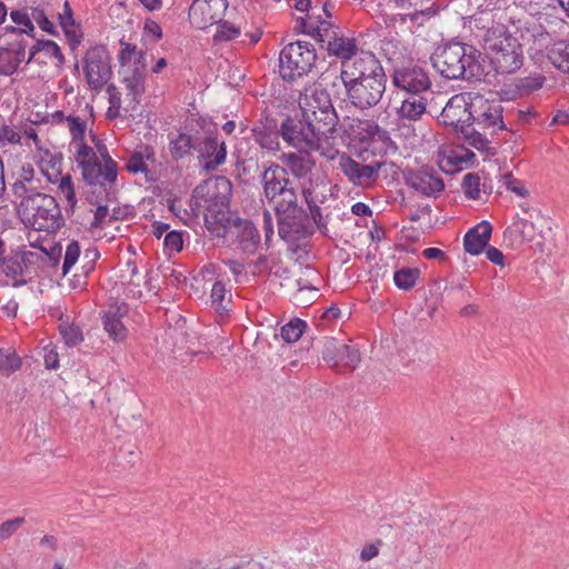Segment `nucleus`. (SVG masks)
<instances>
[{
    "label": "nucleus",
    "mask_w": 569,
    "mask_h": 569,
    "mask_svg": "<svg viewBox=\"0 0 569 569\" xmlns=\"http://www.w3.org/2000/svg\"><path fill=\"white\" fill-rule=\"evenodd\" d=\"M278 233L287 242L306 239L313 233L309 213L298 204V197L274 208Z\"/></svg>",
    "instance_id": "nucleus-6"
},
{
    "label": "nucleus",
    "mask_w": 569,
    "mask_h": 569,
    "mask_svg": "<svg viewBox=\"0 0 569 569\" xmlns=\"http://www.w3.org/2000/svg\"><path fill=\"white\" fill-rule=\"evenodd\" d=\"M381 545V540H378L377 543H370L366 545L360 553V559L362 561H369L372 558L377 557L379 555V548L378 546Z\"/></svg>",
    "instance_id": "nucleus-63"
},
{
    "label": "nucleus",
    "mask_w": 569,
    "mask_h": 569,
    "mask_svg": "<svg viewBox=\"0 0 569 569\" xmlns=\"http://www.w3.org/2000/svg\"><path fill=\"white\" fill-rule=\"evenodd\" d=\"M67 38L68 44L74 51L81 42L82 33L79 30L76 21L71 26L61 27Z\"/></svg>",
    "instance_id": "nucleus-51"
},
{
    "label": "nucleus",
    "mask_w": 569,
    "mask_h": 569,
    "mask_svg": "<svg viewBox=\"0 0 569 569\" xmlns=\"http://www.w3.org/2000/svg\"><path fill=\"white\" fill-rule=\"evenodd\" d=\"M392 82L399 90L410 96H426L431 89V80L428 72L419 66H406L396 68Z\"/></svg>",
    "instance_id": "nucleus-16"
},
{
    "label": "nucleus",
    "mask_w": 569,
    "mask_h": 569,
    "mask_svg": "<svg viewBox=\"0 0 569 569\" xmlns=\"http://www.w3.org/2000/svg\"><path fill=\"white\" fill-rule=\"evenodd\" d=\"M330 56H335L340 59V64L343 61L353 60L359 53L357 42L355 38H349L346 36H340L338 41L331 42V44L326 49Z\"/></svg>",
    "instance_id": "nucleus-33"
},
{
    "label": "nucleus",
    "mask_w": 569,
    "mask_h": 569,
    "mask_svg": "<svg viewBox=\"0 0 569 569\" xmlns=\"http://www.w3.org/2000/svg\"><path fill=\"white\" fill-rule=\"evenodd\" d=\"M253 140L268 151H277L280 148L279 137L281 127L278 128L277 120L264 117L258 120L251 129Z\"/></svg>",
    "instance_id": "nucleus-22"
},
{
    "label": "nucleus",
    "mask_w": 569,
    "mask_h": 569,
    "mask_svg": "<svg viewBox=\"0 0 569 569\" xmlns=\"http://www.w3.org/2000/svg\"><path fill=\"white\" fill-rule=\"evenodd\" d=\"M20 134L13 129L4 126L0 130V140L9 143H18L20 141Z\"/></svg>",
    "instance_id": "nucleus-64"
},
{
    "label": "nucleus",
    "mask_w": 569,
    "mask_h": 569,
    "mask_svg": "<svg viewBox=\"0 0 569 569\" xmlns=\"http://www.w3.org/2000/svg\"><path fill=\"white\" fill-rule=\"evenodd\" d=\"M120 44L122 48L119 53V61H120L121 66L124 67L128 62L133 60V58L138 51H137V47L131 43L120 41Z\"/></svg>",
    "instance_id": "nucleus-57"
},
{
    "label": "nucleus",
    "mask_w": 569,
    "mask_h": 569,
    "mask_svg": "<svg viewBox=\"0 0 569 569\" xmlns=\"http://www.w3.org/2000/svg\"><path fill=\"white\" fill-rule=\"evenodd\" d=\"M34 170L28 164L22 167V173L20 178L12 184V192L16 199L23 198V196H30V193H37V184L33 179Z\"/></svg>",
    "instance_id": "nucleus-34"
},
{
    "label": "nucleus",
    "mask_w": 569,
    "mask_h": 569,
    "mask_svg": "<svg viewBox=\"0 0 569 569\" xmlns=\"http://www.w3.org/2000/svg\"><path fill=\"white\" fill-rule=\"evenodd\" d=\"M226 296V287L221 281H216L211 289V300L212 305L217 307V309H226L223 306Z\"/></svg>",
    "instance_id": "nucleus-54"
},
{
    "label": "nucleus",
    "mask_w": 569,
    "mask_h": 569,
    "mask_svg": "<svg viewBox=\"0 0 569 569\" xmlns=\"http://www.w3.org/2000/svg\"><path fill=\"white\" fill-rule=\"evenodd\" d=\"M317 60L313 44L307 41L288 43L280 51L279 72L284 81H293L311 71Z\"/></svg>",
    "instance_id": "nucleus-8"
},
{
    "label": "nucleus",
    "mask_w": 569,
    "mask_h": 569,
    "mask_svg": "<svg viewBox=\"0 0 569 569\" xmlns=\"http://www.w3.org/2000/svg\"><path fill=\"white\" fill-rule=\"evenodd\" d=\"M407 183L427 197H437L445 189L443 180L427 170L410 173Z\"/></svg>",
    "instance_id": "nucleus-24"
},
{
    "label": "nucleus",
    "mask_w": 569,
    "mask_h": 569,
    "mask_svg": "<svg viewBox=\"0 0 569 569\" xmlns=\"http://www.w3.org/2000/svg\"><path fill=\"white\" fill-rule=\"evenodd\" d=\"M510 230L517 233L522 240L530 241L533 238V224L526 219L518 218L510 227Z\"/></svg>",
    "instance_id": "nucleus-48"
},
{
    "label": "nucleus",
    "mask_w": 569,
    "mask_h": 569,
    "mask_svg": "<svg viewBox=\"0 0 569 569\" xmlns=\"http://www.w3.org/2000/svg\"><path fill=\"white\" fill-rule=\"evenodd\" d=\"M287 166L292 176L298 179H303L309 173H311L315 162L310 159L308 153L305 156L298 153H289L287 156Z\"/></svg>",
    "instance_id": "nucleus-36"
},
{
    "label": "nucleus",
    "mask_w": 569,
    "mask_h": 569,
    "mask_svg": "<svg viewBox=\"0 0 569 569\" xmlns=\"http://www.w3.org/2000/svg\"><path fill=\"white\" fill-rule=\"evenodd\" d=\"M68 123V128L70 133L74 140H80L82 142L84 132H86V123L79 117L68 116L66 118Z\"/></svg>",
    "instance_id": "nucleus-50"
},
{
    "label": "nucleus",
    "mask_w": 569,
    "mask_h": 569,
    "mask_svg": "<svg viewBox=\"0 0 569 569\" xmlns=\"http://www.w3.org/2000/svg\"><path fill=\"white\" fill-rule=\"evenodd\" d=\"M21 367V359L11 349H0V375L10 376Z\"/></svg>",
    "instance_id": "nucleus-40"
},
{
    "label": "nucleus",
    "mask_w": 569,
    "mask_h": 569,
    "mask_svg": "<svg viewBox=\"0 0 569 569\" xmlns=\"http://www.w3.org/2000/svg\"><path fill=\"white\" fill-rule=\"evenodd\" d=\"M146 72L137 71V69L127 68L123 70V83L127 89V97H131V101L139 103L141 96L144 93Z\"/></svg>",
    "instance_id": "nucleus-32"
},
{
    "label": "nucleus",
    "mask_w": 569,
    "mask_h": 569,
    "mask_svg": "<svg viewBox=\"0 0 569 569\" xmlns=\"http://www.w3.org/2000/svg\"><path fill=\"white\" fill-rule=\"evenodd\" d=\"M107 92L109 94V110L108 114H111V110H114V114H119V109L121 107V94L118 91L117 87L111 83L107 87Z\"/></svg>",
    "instance_id": "nucleus-56"
},
{
    "label": "nucleus",
    "mask_w": 569,
    "mask_h": 569,
    "mask_svg": "<svg viewBox=\"0 0 569 569\" xmlns=\"http://www.w3.org/2000/svg\"><path fill=\"white\" fill-rule=\"evenodd\" d=\"M102 158L100 161L94 150L83 142L77 143L76 161L81 168L83 181L92 187H99L107 194V186L117 181L118 164L108 153L104 144L97 146Z\"/></svg>",
    "instance_id": "nucleus-4"
},
{
    "label": "nucleus",
    "mask_w": 569,
    "mask_h": 569,
    "mask_svg": "<svg viewBox=\"0 0 569 569\" xmlns=\"http://www.w3.org/2000/svg\"><path fill=\"white\" fill-rule=\"evenodd\" d=\"M58 189L63 194L70 209L72 210L77 204V197L70 174L63 176L61 178Z\"/></svg>",
    "instance_id": "nucleus-46"
},
{
    "label": "nucleus",
    "mask_w": 569,
    "mask_h": 569,
    "mask_svg": "<svg viewBox=\"0 0 569 569\" xmlns=\"http://www.w3.org/2000/svg\"><path fill=\"white\" fill-rule=\"evenodd\" d=\"M338 167L352 184L368 187L378 179L381 163L375 161L362 164L350 156L342 153L339 156Z\"/></svg>",
    "instance_id": "nucleus-17"
},
{
    "label": "nucleus",
    "mask_w": 569,
    "mask_h": 569,
    "mask_svg": "<svg viewBox=\"0 0 569 569\" xmlns=\"http://www.w3.org/2000/svg\"><path fill=\"white\" fill-rule=\"evenodd\" d=\"M60 333L69 347H74L83 340L82 332L77 326H60Z\"/></svg>",
    "instance_id": "nucleus-47"
},
{
    "label": "nucleus",
    "mask_w": 569,
    "mask_h": 569,
    "mask_svg": "<svg viewBox=\"0 0 569 569\" xmlns=\"http://www.w3.org/2000/svg\"><path fill=\"white\" fill-rule=\"evenodd\" d=\"M427 111V98L426 96H417V94H408L407 98L403 99L400 108L398 109V114L401 119H407L409 121H417L421 119V117Z\"/></svg>",
    "instance_id": "nucleus-30"
},
{
    "label": "nucleus",
    "mask_w": 569,
    "mask_h": 569,
    "mask_svg": "<svg viewBox=\"0 0 569 569\" xmlns=\"http://www.w3.org/2000/svg\"><path fill=\"white\" fill-rule=\"evenodd\" d=\"M503 107L499 100H488L476 96L470 102V124L482 131H489L492 137L500 130H505Z\"/></svg>",
    "instance_id": "nucleus-11"
},
{
    "label": "nucleus",
    "mask_w": 569,
    "mask_h": 569,
    "mask_svg": "<svg viewBox=\"0 0 569 569\" xmlns=\"http://www.w3.org/2000/svg\"><path fill=\"white\" fill-rule=\"evenodd\" d=\"M129 307L127 303H114L109 307V309L104 312V316L122 319L128 313Z\"/></svg>",
    "instance_id": "nucleus-61"
},
{
    "label": "nucleus",
    "mask_w": 569,
    "mask_h": 569,
    "mask_svg": "<svg viewBox=\"0 0 569 569\" xmlns=\"http://www.w3.org/2000/svg\"><path fill=\"white\" fill-rule=\"evenodd\" d=\"M197 142L193 151L198 153L199 162L206 171H213L226 162L227 147L224 141L213 133H201L196 130Z\"/></svg>",
    "instance_id": "nucleus-15"
},
{
    "label": "nucleus",
    "mask_w": 569,
    "mask_h": 569,
    "mask_svg": "<svg viewBox=\"0 0 569 569\" xmlns=\"http://www.w3.org/2000/svg\"><path fill=\"white\" fill-rule=\"evenodd\" d=\"M420 271L416 268H402L395 272V284L402 290H410L417 282Z\"/></svg>",
    "instance_id": "nucleus-41"
},
{
    "label": "nucleus",
    "mask_w": 569,
    "mask_h": 569,
    "mask_svg": "<svg viewBox=\"0 0 569 569\" xmlns=\"http://www.w3.org/2000/svg\"><path fill=\"white\" fill-rule=\"evenodd\" d=\"M281 138L288 146L308 153L310 150L320 151L328 159H333L339 151L333 147H327L307 119L287 118L281 123Z\"/></svg>",
    "instance_id": "nucleus-7"
},
{
    "label": "nucleus",
    "mask_w": 569,
    "mask_h": 569,
    "mask_svg": "<svg viewBox=\"0 0 569 569\" xmlns=\"http://www.w3.org/2000/svg\"><path fill=\"white\" fill-rule=\"evenodd\" d=\"M302 117L315 130L327 147H332L331 139H335L338 116L335 109H303Z\"/></svg>",
    "instance_id": "nucleus-19"
},
{
    "label": "nucleus",
    "mask_w": 569,
    "mask_h": 569,
    "mask_svg": "<svg viewBox=\"0 0 569 569\" xmlns=\"http://www.w3.org/2000/svg\"><path fill=\"white\" fill-rule=\"evenodd\" d=\"M83 71L89 87L100 91L111 78L109 53L103 46L90 48L84 54Z\"/></svg>",
    "instance_id": "nucleus-13"
},
{
    "label": "nucleus",
    "mask_w": 569,
    "mask_h": 569,
    "mask_svg": "<svg viewBox=\"0 0 569 569\" xmlns=\"http://www.w3.org/2000/svg\"><path fill=\"white\" fill-rule=\"evenodd\" d=\"M232 183L224 176H217L197 186L191 196L190 207L198 216L204 211V221L210 226L226 227L230 222V199Z\"/></svg>",
    "instance_id": "nucleus-2"
},
{
    "label": "nucleus",
    "mask_w": 569,
    "mask_h": 569,
    "mask_svg": "<svg viewBox=\"0 0 569 569\" xmlns=\"http://www.w3.org/2000/svg\"><path fill=\"white\" fill-rule=\"evenodd\" d=\"M486 257L490 262H492L497 266L502 267L505 264V256H503L502 251L496 247H491V246L487 247Z\"/></svg>",
    "instance_id": "nucleus-62"
},
{
    "label": "nucleus",
    "mask_w": 569,
    "mask_h": 569,
    "mask_svg": "<svg viewBox=\"0 0 569 569\" xmlns=\"http://www.w3.org/2000/svg\"><path fill=\"white\" fill-rule=\"evenodd\" d=\"M34 61L39 64H46L49 61L53 62L58 69L64 64V56L60 47L52 40H37L36 43L29 49V57L27 62Z\"/></svg>",
    "instance_id": "nucleus-23"
},
{
    "label": "nucleus",
    "mask_w": 569,
    "mask_h": 569,
    "mask_svg": "<svg viewBox=\"0 0 569 569\" xmlns=\"http://www.w3.org/2000/svg\"><path fill=\"white\" fill-rule=\"evenodd\" d=\"M387 81L353 82L343 86L346 98L358 110L365 111L376 107L382 99Z\"/></svg>",
    "instance_id": "nucleus-14"
},
{
    "label": "nucleus",
    "mask_w": 569,
    "mask_h": 569,
    "mask_svg": "<svg viewBox=\"0 0 569 569\" xmlns=\"http://www.w3.org/2000/svg\"><path fill=\"white\" fill-rule=\"evenodd\" d=\"M482 53L473 46L450 41L439 46L431 54L433 69L449 80H480L485 76Z\"/></svg>",
    "instance_id": "nucleus-1"
},
{
    "label": "nucleus",
    "mask_w": 569,
    "mask_h": 569,
    "mask_svg": "<svg viewBox=\"0 0 569 569\" xmlns=\"http://www.w3.org/2000/svg\"><path fill=\"white\" fill-rule=\"evenodd\" d=\"M440 121L457 132L462 131V126L469 124L470 103H467L463 94H455L448 100L440 113Z\"/></svg>",
    "instance_id": "nucleus-21"
},
{
    "label": "nucleus",
    "mask_w": 569,
    "mask_h": 569,
    "mask_svg": "<svg viewBox=\"0 0 569 569\" xmlns=\"http://www.w3.org/2000/svg\"><path fill=\"white\" fill-rule=\"evenodd\" d=\"M480 178L476 173H467L462 180L465 194L469 199H478L480 194Z\"/></svg>",
    "instance_id": "nucleus-45"
},
{
    "label": "nucleus",
    "mask_w": 569,
    "mask_h": 569,
    "mask_svg": "<svg viewBox=\"0 0 569 569\" xmlns=\"http://www.w3.org/2000/svg\"><path fill=\"white\" fill-rule=\"evenodd\" d=\"M164 247L170 251L179 252L183 247L182 233L178 231H169L164 237Z\"/></svg>",
    "instance_id": "nucleus-53"
},
{
    "label": "nucleus",
    "mask_w": 569,
    "mask_h": 569,
    "mask_svg": "<svg viewBox=\"0 0 569 569\" xmlns=\"http://www.w3.org/2000/svg\"><path fill=\"white\" fill-rule=\"evenodd\" d=\"M505 184L508 190L517 193L520 197H527L528 190L525 188V186L517 179L512 177L511 173H506L503 176Z\"/></svg>",
    "instance_id": "nucleus-55"
},
{
    "label": "nucleus",
    "mask_w": 569,
    "mask_h": 569,
    "mask_svg": "<svg viewBox=\"0 0 569 569\" xmlns=\"http://www.w3.org/2000/svg\"><path fill=\"white\" fill-rule=\"evenodd\" d=\"M545 82V77L537 76V77H528L520 81V88L526 89L527 91L537 90L542 87Z\"/></svg>",
    "instance_id": "nucleus-60"
},
{
    "label": "nucleus",
    "mask_w": 569,
    "mask_h": 569,
    "mask_svg": "<svg viewBox=\"0 0 569 569\" xmlns=\"http://www.w3.org/2000/svg\"><path fill=\"white\" fill-rule=\"evenodd\" d=\"M240 34V29L228 21H221L213 36L216 42L230 41Z\"/></svg>",
    "instance_id": "nucleus-44"
},
{
    "label": "nucleus",
    "mask_w": 569,
    "mask_h": 569,
    "mask_svg": "<svg viewBox=\"0 0 569 569\" xmlns=\"http://www.w3.org/2000/svg\"><path fill=\"white\" fill-rule=\"evenodd\" d=\"M303 101L306 104L305 109H335L329 92L322 88H313L309 96L305 94Z\"/></svg>",
    "instance_id": "nucleus-37"
},
{
    "label": "nucleus",
    "mask_w": 569,
    "mask_h": 569,
    "mask_svg": "<svg viewBox=\"0 0 569 569\" xmlns=\"http://www.w3.org/2000/svg\"><path fill=\"white\" fill-rule=\"evenodd\" d=\"M306 328H307L306 321H303L299 318H295L281 327L280 335H281V338L286 342L292 343V342L298 341L301 338Z\"/></svg>",
    "instance_id": "nucleus-39"
},
{
    "label": "nucleus",
    "mask_w": 569,
    "mask_h": 569,
    "mask_svg": "<svg viewBox=\"0 0 569 569\" xmlns=\"http://www.w3.org/2000/svg\"><path fill=\"white\" fill-rule=\"evenodd\" d=\"M322 359L339 372H351L360 362L359 350L336 338L322 341Z\"/></svg>",
    "instance_id": "nucleus-12"
},
{
    "label": "nucleus",
    "mask_w": 569,
    "mask_h": 569,
    "mask_svg": "<svg viewBox=\"0 0 569 569\" xmlns=\"http://www.w3.org/2000/svg\"><path fill=\"white\" fill-rule=\"evenodd\" d=\"M24 522L26 519L23 517H17L2 522L0 525V540L9 539Z\"/></svg>",
    "instance_id": "nucleus-49"
},
{
    "label": "nucleus",
    "mask_w": 569,
    "mask_h": 569,
    "mask_svg": "<svg viewBox=\"0 0 569 569\" xmlns=\"http://www.w3.org/2000/svg\"><path fill=\"white\" fill-rule=\"evenodd\" d=\"M38 253L31 251H18L10 256L4 253L0 258V272L13 280V286L24 284L30 276V264L38 259Z\"/></svg>",
    "instance_id": "nucleus-18"
},
{
    "label": "nucleus",
    "mask_w": 569,
    "mask_h": 569,
    "mask_svg": "<svg viewBox=\"0 0 569 569\" xmlns=\"http://www.w3.org/2000/svg\"><path fill=\"white\" fill-rule=\"evenodd\" d=\"M260 182L263 197L269 204H273V209L278 203H286L298 197L287 170L280 164L271 163L261 173Z\"/></svg>",
    "instance_id": "nucleus-10"
},
{
    "label": "nucleus",
    "mask_w": 569,
    "mask_h": 569,
    "mask_svg": "<svg viewBox=\"0 0 569 569\" xmlns=\"http://www.w3.org/2000/svg\"><path fill=\"white\" fill-rule=\"evenodd\" d=\"M27 43L23 39L16 41L0 53V74L11 76L26 59Z\"/></svg>",
    "instance_id": "nucleus-27"
},
{
    "label": "nucleus",
    "mask_w": 569,
    "mask_h": 569,
    "mask_svg": "<svg viewBox=\"0 0 569 569\" xmlns=\"http://www.w3.org/2000/svg\"><path fill=\"white\" fill-rule=\"evenodd\" d=\"M487 57L496 73L511 74L523 64L522 44L510 33L487 39Z\"/></svg>",
    "instance_id": "nucleus-5"
},
{
    "label": "nucleus",
    "mask_w": 569,
    "mask_h": 569,
    "mask_svg": "<svg viewBox=\"0 0 569 569\" xmlns=\"http://www.w3.org/2000/svg\"><path fill=\"white\" fill-rule=\"evenodd\" d=\"M466 142H468L471 147L477 150L487 153L495 154L493 149L490 147V140L488 138L489 131L485 132L476 126L465 124L462 126V131L460 132Z\"/></svg>",
    "instance_id": "nucleus-31"
},
{
    "label": "nucleus",
    "mask_w": 569,
    "mask_h": 569,
    "mask_svg": "<svg viewBox=\"0 0 569 569\" xmlns=\"http://www.w3.org/2000/svg\"><path fill=\"white\" fill-rule=\"evenodd\" d=\"M237 242L243 252L252 253L260 242V236L254 224L249 220L236 219Z\"/></svg>",
    "instance_id": "nucleus-28"
},
{
    "label": "nucleus",
    "mask_w": 569,
    "mask_h": 569,
    "mask_svg": "<svg viewBox=\"0 0 569 569\" xmlns=\"http://www.w3.org/2000/svg\"><path fill=\"white\" fill-rule=\"evenodd\" d=\"M309 217L311 219L312 226L316 224L319 230L323 231L326 229V222L321 214L320 207L317 206V203H312L311 207H309Z\"/></svg>",
    "instance_id": "nucleus-59"
},
{
    "label": "nucleus",
    "mask_w": 569,
    "mask_h": 569,
    "mask_svg": "<svg viewBox=\"0 0 569 569\" xmlns=\"http://www.w3.org/2000/svg\"><path fill=\"white\" fill-rule=\"evenodd\" d=\"M197 142L196 131H180L177 134H169V153L174 161L191 154Z\"/></svg>",
    "instance_id": "nucleus-29"
},
{
    "label": "nucleus",
    "mask_w": 569,
    "mask_h": 569,
    "mask_svg": "<svg viewBox=\"0 0 569 569\" xmlns=\"http://www.w3.org/2000/svg\"><path fill=\"white\" fill-rule=\"evenodd\" d=\"M350 123H361L363 124V129L366 130L367 134L363 136L361 139L366 138H373L376 134L380 133V128L373 120H359L353 119L349 121Z\"/></svg>",
    "instance_id": "nucleus-58"
},
{
    "label": "nucleus",
    "mask_w": 569,
    "mask_h": 569,
    "mask_svg": "<svg viewBox=\"0 0 569 569\" xmlns=\"http://www.w3.org/2000/svg\"><path fill=\"white\" fill-rule=\"evenodd\" d=\"M340 79L342 86H348L353 82L387 81V76L375 54L361 51L353 60L341 63Z\"/></svg>",
    "instance_id": "nucleus-9"
},
{
    "label": "nucleus",
    "mask_w": 569,
    "mask_h": 569,
    "mask_svg": "<svg viewBox=\"0 0 569 569\" xmlns=\"http://www.w3.org/2000/svg\"><path fill=\"white\" fill-rule=\"evenodd\" d=\"M31 18L39 24V27L43 31L50 34H56L53 23L48 19L47 14L42 9L33 8L31 12Z\"/></svg>",
    "instance_id": "nucleus-52"
},
{
    "label": "nucleus",
    "mask_w": 569,
    "mask_h": 569,
    "mask_svg": "<svg viewBox=\"0 0 569 569\" xmlns=\"http://www.w3.org/2000/svg\"><path fill=\"white\" fill-rule=\"evenodd\" d=\"M569 40H559L548 50V59L561 71H569Z\"/></svg>",
    "instance_id": "nucleus-35"
},
{
    "label": "nucleus",
    "mask_w": 569,
    "mask_h": 569,
    "mask_svg": "<svg viewBox=\"0 0 569 569\" xmlns=\"http://www.w3.org/2000/svg\"><path fill=\"white\" fill-rule=\"evenodd\" d=\"M103 326L109 337L114 341H122L128 335L121 319L103 316Z\"/></svg>",
    "instance_id": "nucleus-42"
},
{
    "label": "nucleus",
    "mask_w": 569,
    "mask_h": 569,
    "mask_svg": "<svg viewBox=\"0 0 569 569\" xmlns=\"http://www.w3.org/2000/svg\"><path fill=\"white\" fill-rule=\"evenodd\" d=\"M80 246L79 242L72 240L68 243L64 252L63 264H62V273L66 276L70 269L78 261L80 256Z\"/></svg>",
    "instance_id": "nucleus-43"
},
{
    "label": "nucleus",
    "mask_w": 569,
    "mask_h": 569,
    "mask_svg": "<svg viewBox=\"0 0 569 569\" xmlns=\"http://www.w3.org/2000/svg\"><path fill=\"white\" fill-rule=\"evenodd\" d=\"M300 26L302 32L310 34L325 49H327L331 42L338 41L340 36L343 34L338 27L323 20L321 16L316 17L313 13L308 14L306 19L301 18Z\"/></svg>",
    "instance_id": "nucleus-20"
},
{
    "label": "nucleus",
    "mask_w": 569,
    "mask_h": 569,
    "mask_svg": "<svg viewBox=\"0 0 569 569\" xmlns=\"http://www.w3.org/2000/svg\"><path fill=\"white\" fill-rule=\"evenodd\" d=\"M491 232V224L488 221H481L465 234V250L472 256L480 254L483 251V249L488 247Z\"/></svg>",
    "instance_id": "nucleus-25"
},
{
    "label": "nucleus",
    "mask_w": 569,
    "mask_h": 569,
    "mask_svg": "<svg viewBox=\"0 0 569 569\" xmlns=\"http://www.w3.org/2000/svg\"><path fill=\"white\" fill-rule=\"evenodd\" d=\"M18 200L17 211L26 227L34 231L57 233L64 226V218L54 197L37 192Z\"/></svg>",
    "instance_id": "nucleus-3"
},
{
    "label": "nucleus",
    "mask_w": 569,
    "mask_h": 569,
    "mask_svg": "<svg viewBox=\"0 0 569 569\" xmlns=\"http://www.w3.org/2000/svg\"><path fill=\"white\" fill-rule=\"evenodd\" d=\"M156 162V153L154 149L149 144H142L137 150H134L128 161L126 163V169L130 173H143L147 181H153L154 174L149 170L147 162Z\"/></svg>",
    "instance_id": "nucleus-26"
},
{
    "label": "nucleus",
    "mask_w": 569,
    "mask_h": 569,
    "mask_svg": "<svg viewBox=\"0 0 569 569\" xmlns=\"http://www.w3.org/2000/svg\"><path fill=\"white\" fill-rule=\"evenodd\" d=\"M10 17L16 24L23 26L24 28L10 27L7 28V30L11 31L18 37H21L22 34H28L33 38L34 26L32 23L31 16H29L26 11L22 10H13L10 13Z\"/></svg>",
    "instance_id": "nucleus-38"
}]
</instances>
